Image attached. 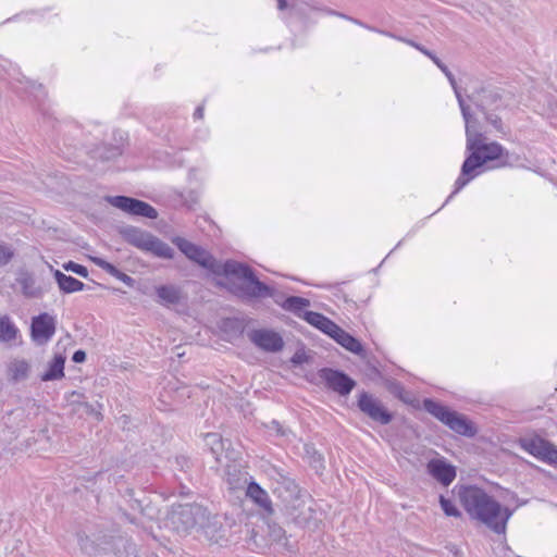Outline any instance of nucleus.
<instances>
[{"label":"nucleus","instance_id":"obj_1","mask_svg":"<svg viewBox=\"0 0 557 557\" xmlns=\"http://www.w3.org/2000/svg\"><path fill=\"white\" fill-rule=\"evenodd\" d=\"M172 243L189 260L218 275L235 276L243 281V292L255 298L271 297V288L258 280L252 269L244 263L228 260L225 263L219 262L208 250L183 237L172 238Z\"/></svg>","mask_w":557,"mask_h":557},{"label":"nucleus","instance_id":"obj_2","mask_svg":"<svg viewBox=\"0 0 557 557\" xmlns=\"http://www.w3.org/2000/svg\"><path fill=\"white\" fill-rule=\"evenodd\" d=\"M458 498L467 513L484 523L497 534L506 531L507 522L512 512L495 500L483 488L475 485L460 486Z\"/></svg>","mask_w":557,"mask_h":557},{"label":"nucleus","instance_id":"obj_3","mask_svg":"<svg viewBox=\"0 0 557 557\" xmlns=\"http://www.w3.org/2000/svg\"><path fill=\"white\" fill-rule=\"evenodd\" d=\"M486 138L482 137L478 141L469 138V147L467 150L470 154L462 164V174L470 175L476 169L483 166L487 162L497 161L493 168H504L510 165L509 152L498 143H486Z\"/></svg>","mask_w":557,"mask_h":557},{"label":"nucleus","instance_id":"obj_4","mask_svg":"<svg viewBox=\"0 0 557 557\" xmlns=\"http://www.w3.org/2000/svg\"><path fill=\"white\" fill-rule=\"evenodd\" d=\"M423 408L455 433L473 437L476 434L474 424L463 414L450 410L448 407L433 399L425 398Z\"/></svg>","mask_w":557,"mask_h":557},{"label":"nucleus","instance_id":"obj_5","mask_svg":"<svg viewBox=\"0 0 557 557\" xmlns=\"http://www.w3.org/2000/svg\"><path fill=\"white\" fill-rule=\"evenodd\" d=\"M124 239L132 246L151 252L159 258L173 259L174 250L164 242L149 232L127 226L122 230Z\"/></svg>","mask_w":557,"mask_h":557},{"label":"nucleus","instance_id":"obj_6","mask_svg":"<svg viewBox=\"0 0 557 557\" xmlns=\"http://www.w3.org/2000/svg\"><path fill=\"white\" fill-rule=\"evenodd\" d=\"M288 519L297 527L308 530L318 529L322 522V512L317 503L308 496L306 499H297L288 508Z\"/></svg>","mask_w":557,"mask_h":557},{"label":"nucleus","instance_id":"obj_7","mask_svg":"<svg viewBox=\"0 0 557 557\" xmlns=\"http://www.w3.org/2000/svg\"><path fill=\"white\" fill-rule=\"evenodd\" d=\"M207 508L199 504H183L178 505L172 512V521L177 529L188 531L195 528H200L201 523L206 520Z\"/></svg>","mask_w":557,"mask_h":557},{"label":"nucleus","instance_id":"obj_8","mask_svg":"<svg viewBox=\"0 0 557 557\" xmlns=\"http://www.w3.org/2000/svg\"><path fill=\"white\" fill-rule=\"evenodd\" d=\"M198 532L210 544L220 546L226 545L231 535L230 525L224 523L219 516H211L209 512H207L206 520L201 523Z\"/></svg>","mask_w":557,"mask_h":557},{"label":"nucleus","instance_id":"obj_9","mask_svg":"<svg viewBox=\"0 0 557 557\" xmlns=\"http://www.w3.org/2000/svg\"><path fill=\"white\" fill-rule=\"evenodd\" d=\"M357 406L362 413L382 425H386L393 420V414L381 400L367 392L359 394Z\"/></svg>","mask_w":557,"mask_h":557},{"label":"nucleus","instance_id":"obj_10","mask_svg":"<svg viewBox=\"0 0 557 557\" xmlns=\"http://www.w3.org/2000/svg\"><path fill=\"white\" fill-rule=\"evenodd\" d=\"M318 374L327 388L341 396L348 395L356 386V381L339 370L322 368L319 370Z\"/></svg>","mask_w":557,"mask_h":557},{"label":"nucleus","instance_id":"obj_11","mask_svg":"<svg viewBox=\"0 0 557 557\" xmlns=\"http://www.w3.org/2000/svg\"><path fill=\"white\" fill-rule=\"evenodd\" d=\"M55 332V319L48 313L34 317L30 325L32 338L35 343L44 345L48 343Z\"/></svg>","mask_w":557,"mask_h":557},{"label":"nucleus","instance_id":"obj_12","mask_svg":"<svg viewBox=\"0 0 557 557\" xmlns=\"http://www.w3.org/2000/svg\"><path fill=\"white\" fill-rule=\"evenodd\" d=\"M468 98L482 113L497 111L502 108V96L495 88L481 87L469 95Z\"/></svg>","mask_w":557,"mask_h":557},{"label":"nucleus","instance_id":"obj_13","mask_svg":"<svg viewBox=\"0 0 557 557\" xmlns=\"http://www.w3.org/2000/svg\"><path fill=\"white\" fill-rule=\"evenodd\" d=\"M249 339L260 349L269 352L281 351L284 347L282 336L271 330H253L249 333Z\"/></svg>","mask_w":557,"mask_h":557},{"label":"nucleus","instance_id":"obj_14","mask_svg":"<svg viewBox=\"0 0 557 557\" xmlns=\"http://www.w3.org/2000/svg\"><path fill=\"white\" fill-rule=\"evenodd\" d=\"M224 479L230 490H244L248 482V472L245 467L233 456L226 460Z\"/></svg>","mask_w":557,"mask_h":557},{"label":"nucleus","instance_id":"obj_15","mask_svg":"<svg viewBox=\"0 0 557 557\" xmlns=\"http://www.w3.org/2000/svg\"><path fill=\"white\" fill-rule=\"evenodd\" d=\"M429 473L444 486H448L456 478V469L443 459H432L428 463Z\"/></svg>","mask_w":557,"mask_h":557},{"label":"nucleus","instance_id":"obj_16","mask_svg":"<svg viewBox=\"0 0 557 557\" xmlns=\"http://www.w3.org/2000/svg\"><path fill=\"white\" fill-rule=\"evenodd\" d=\"M458 104L461 110L462 117L466 124V137H467V147H469V138H474V141H478L483 136L482 133L479 132V121L473 116L471 112V108L466 103L462 95H458Z\"/></svg>","mask_w":557,"mask_h":557},{"label":"nucleus","instance_id":"obj_17","mask_svg":"<svg viewBox=\"0 0 557 557\" xmlns=\"http://www.w3.org/2000/svg\"><path fill=\"white\" fill-rule=\"evenodd\" d=\"M32 370L30 363L23 358H14L7 364V377L11 383L26 381Z\"/></svg>","mask_w":557,"mask_h":557},{"label":"nucleus","instance_id":"obj_18","mask_svg":"<svg viewBox=\"0 0 557 557\" xmlns=\"http://www.w3.org/2000/svg\"><path fill=\"white\" fill-rule=\"evenodd\" d=\"M205 441L218 463L222 465L224 460H228L235 455L234 450L228 448L225 450V441L218 433H208Z\"/></svg>","mask_w":557,"mask_h":557},{"label":"nucleus","instance_id":"obj_19","mask_svg":"<svg viewBox=\"0 0 557 557\" xmlns=\"http://www.w3.org/2000/svg\"><path fill=\"white\" fill-rule=\"evenodd\" d=\"M16 282L27 298H40L47 292V288L38 285L34 275L27 271L20 272Z\"/></svg>","mask_w":557,"mask_h":557},{"label":"nucleus","instance_id":"obj_20","mask_svg":"<svg viewBox=\"0 0 557 557\" xmlns=\"http://www.w3.org/2000/svg\"><path fill=\"white\" fill-rule=\"evenodd\" d=\"M244 490L246 491L247 497L258 505L265 513H273L272 502L269 494L258 483L249 482Z\"/></svg>","mask_w":557,"mask_h":557},{"label":"nucleus","instance_id":"obj_21","mask_svg":"<svg viewBox=\"0 0 557 557\" xmlns=\"http://www.w3.org/2000/svg\"><path fill=\"white\" fill-rule=\"evenodd\" d=\"M66 357L63 354H57L48 363V369L40 374V380L44 382L61 380L64 377V364Z\"/></svg>","mask_w":557,"mask_h":557},{"label":"nucleus","instance_id":"obj_22","mask_svg":"<svg viewBox=\"0 0 557 557\" xmlns=\"http://www.w3.org/2000/svg\"><path fill=\"white\" fill-rule=\"evenodd\" d=\"M305 320L309 324L315 326L323 333L327 334L330 337L335 332V330H337V327H338V325L335 322H333L332 320H330L322 313L314 312V311H307L305 313Z\"/></svg>","mask_w":557,"mask_h":557},{"label":"nucleus","instance_id":"obj_23","mask_svg":"<svg viewBox=\"0 0 557 557\" xmlns=\"http://www.w3.org/2000/svg\"><path fill=\"white\" fill-rule=\"evenodd\" d=\"M331 337L350 352L361 355L364 351L361 343L339 326Z\"/></svg>","mask_w":557,"mask_h":557},{"label":"nucleus","instance_id":"obj_24","mask_svg":"<svg viewBox=\"0 0 557 557\" xmlns=\"http://www.w3.org/2000/svg\"><path fill=\"white\" fill-rule=\"evenodd\" d=\"M53 276L58 283L59 288L65 293L71 294L75 292L83 290L85 287V284L77 278L66 275L60 270L53 271Z\"/></svg>","mask_w":557,"mask_h":557},{"label":"nucleus","instance_id":"obj_25","mask_svg":"<svg viewBox=\"0 0 557 557\" xmlns=\"http://www.w3.org/2000/svg\"><path fill=\"white\" fill-rule=\"evenodd\" d=\"M92 261L95 262L96 265H98L100 269H102L103 271H106L108 274L116 277L117 280H120L121 282H123L124 284H126L127 286L129 287H134L135 285V280L121 272L115 265H113L112 263L106 261L104 259L102 258H94Z\"/></svg>","mask_w":557,"mask_h":557},{"label":"nucleus","instance_id":"obj_26","mask_svg":"<svg viewBox=\"0 0 557 557\" xmlns=\"http://www.w3.org/2000/svg\"><path fill=\"white\" fill-rule=\"evenodd\" d=\"M106 200L111 206L134 215L138 199L126 196H107Z\"/></svg>","mask_w":557,"mask_h":557},{"label":"nucleus","instance_id":"obj_27","mask_svg":"<svg viewBox=\"0 0 557 557\" xmlns=\"http://www.w3.org/2000/svg\"><path fill=\"white\" fill-rule=\"evenodd\" d=\"M546 442V440L535 436L532 438H522L520 445L525 451L541 459Z\"/></svg>","mask_w":557,"mask_h":557},{"label":"nucleus","instance_id":"obj_28","mask_svg":"<svg viewBox=\"0 0 557 557\" xmlns=\"http://www.w3.org/2000/svg\"><path fill=\"white\" fill-rule=\"evenodd\" d=\"M157 295L163 304L174 305L180 301V292L172 285H162L157 287Z\"/></svg>","mask_w":557,"mask_h":557},{"label":"nucleus","instance_id":"obj_29","mask_svg":"<svg viewBox=\"0 0 557 557\" xmlns=\"http://www.w3.org/2000/svg\"><path fill=\"white\" fill-rule=\"evenodd\" d=\"M135 545L127 539L119 537L114 542L113 557H137Z\"/></svg>","mask_w":557,"mask_h":557},{"label":"nucleus","instance_id":"obj_30","mask_svg":"<svg viewBox=\"0 0 557 557\" xmlns=\"http://www.w3.org/2000/svg\"><path fill=\"white\" fill-rule=\"evenodd\" d=\"M17 329L10 318L7 315L0 318V341L5 343L12 342L15 339Z\"/></svg>","mask_w":557,"mask_h":557},{"label":"nucleus","instance_id":"obj_31","mask_svg":"<svg viewBox=\"0 0 557 557\" xmlns=\"http://www.w3.org/2000/svg\"><path fill=\"white\" fill-rule=\"evenodd\" d=\"M267 529L269 537L276 543H280L284 546H287V537L285 535V530L272 520H267Z\"/></svg>","mask_w":557,"mask_h":557},{"label":"nucleus","instance_id":"obj_32","mask_svg":"<svg viewBox=\"0 0 557 557\" xmlns=\"http://www.w3.org/2000/svg\"><path fill=\"white\" fill-rule=\"evenodd\" d=\"M310 306V301L306 298L298 296H289L285 299L282 307L287 310L298 314L305 308Z\"/></svg>","mask_w":557,"mask_h":557},{"label":"nucleus","instance_id":"obj_33","mask_svg":"<svg viewBox=\"0 0 557 557\" xmlns=\"http://www.w3.org/2000/svg\"><path fill=\"white\" fill-rule=\"evenodd\" d=\"M134 215L145 216L148 219H157L158 211L152 206H150L148 202L138 200L135 211H134Z\"/></svg>","mask_w":557,"mask_h":557},{"label":"nucleus","instance_id":"obj_34","mask_svg":"<svg viewBox=\"0 0 557 557\" xmlns=\"http://www.w3.org/2000/svg\"><path fill=\"white\" fill-rule=\"evenodd\" d=\"M440 504L446 516L455 518L461 516V512L458 510L455 504L450 499L445 498L443 495L440 496Z\"/></svg>","mask_w":557,"mask_h":557},{"label":"nucleus","instance_id":"obj_35","mask_svg":"<svg viewBox=\"0 0 557 557\" xmlns=\"http://www.w3.org/2000/svg\"><path fill=\"white\" fill-rule=\"evenodd\" d=\"M95 154L97 158H100L102 160H111V159H114L117 156H120L121 150L119 147H109L108 148V147L103 146L102 148H98L95 151Z\"/></svg>","mask_w":557,"mask_h":557},{"label":"nucleus","instance_id":"obj_36","mask_svg":"<svg viewBox=\"0 0 557 557\" xmlns=\"http://www.w3.org/2000/svg\"><path fill=\"white\" fill-rule=\"evenodd\" d=\"M541 459L548 463L557 465V447L547 441Z\"/></svg>","mask_w":557,"mask_h":557},{"label":"nucleus","instance_id":"obj_37","mask_svg":"<svg viewBox=\"0 0 557 557\" xmlns=\"http://www.w3.org/2000/svg\"><path fill=\"white\" fill-rule=\"evenodd\" d=\"M14 257V249L11 245L0 242V265H7Z\"/></svg>","mask_w":557,"mask_h":557},{"label":"nucleus","instance_id":"obj_38","mask_svg":"<svg viewBox=\"0 0 557 557\" xmlns=\"http://www.w3.org/2000/svg\"><path fill=\"white\" fill-rule=\"evenodd\" d=\"M63 268L65 271H71L82 277H87L88 276V270L86 267L82 265V264H78L76 262H73V261H69L66 263L63 264Z\"/></svg>","mask_w":557,"mask_h":557},{"label":"nucleus","instance_id":"obj_39","mask_svg":"<svg viewBox=\"0 0 557 557\" xmlns=\"http://www.w3.org/2000/svg\"><path fill=\"white\" fill-rule=\"evenodd\" d=\"M277 474L280 476L278 483L282 484L292 496L296 495L298 493V485L295 483V481L282 473Z\"/></svg>","mask_w":557,"mask_h":557},{"label":"nucleus","instance_id":"obj_40","mask_svg":"<svg viewBox=\"0 0 557 557\" xmlns=\"http://www.w3.org/2000/svg\"><path fill=\"white\" fill-rule=\"evenodd\" d=\"M131 508L134 510H138L145 517H148L150 519L153 518L152 508L149 505L144 506L143 500L133 499L132 504H131Z\"/></svg>","mask_w":557,"mask_h":557},{"label":"nucleus","instance_id":"obj_41","mask_svg":"<svg viewBox=\"0 0 557 557\" xmlns=\"http://www.w3.org/2000/svg\"><path fill=\"white\" fill-rule=\"evenodd\" d=\"M487 123H490L496 131L503 132L502 119L494 113V111H487L483 113Z\"/></svg>","mask_w":557,"mask_h":557},{"label":"nucleus","instance_id":"obj_42","mask_svg":"<svg viewBox=\"0 0 557 557\" xmlns=\"http://www.w3.org/2000/svg\"><path fill=\"white\" fill-rule=\"evenodd\" d=\"M475 175H476L475 171L472 172L470 175H463L461 173L460 176L456 180L455 190L449 196V198H451L456 193H458L461 188H463Z\"/></svg>","mask_w":557,"mask_h":557},{"label":"nucleus","instance_id":"obj_43","mask_svg":"<svg viewBox=\"0 0 557 557\" xmlns=\"http://www.w3.org/2000/svg\"><path fill=\"white\" fill-rule=\"evenodd\" d=\"M311 466L317 471H319V470L324 468V466H323V457L320 454H318L317 451H313V454H312Z\"/></svg>","mask_w":557,"mask_h":557},{"label":"nucleus","instance_id":"obj_44","mask_svg":"<svg viewBox=\"0 0 557 557\" xmlns=\"http://www.w3.org/2000/svg\"><path fill=\"white\" fill-rule=\"evenodd\" d=\"M444 74L448 78V81H449V83H450V85H451V87H453V89L455 91L456 98L458 99V95H461V92H460V89H459V87L457 85V82L455 79L454 74L449 70H447V72H445Z\"/></svg>","mask_w":557,"mask_h":557},{"label":"nucleus","instance_id":"obj_45","mask_svg":"<svg viewBox=\"0 0 557 557\" xmlns=\"http://www.w3.org/2000/svg\"><path fill=\"white\" fill-rule=\"evenodd\" d=\"M410 45H412L414 48H417L419 51H421L423 54H425L428 58H430L433 61V58H437L433 52L428 50L426 48L422 47L419 44L408 41Z\"/></svg>","mask_w":557,"mask_h":557},{"label":"nucleus","instance_id":"obj_46","mask_svg":"<svg viewBox=\"0 0 557 557\" xmlns=\"http://www.w3.org/2000/svg\"><path fill=\"white\" fill-rule=\"evenodd\" d=\"M72 360L75 362V363H82L86 360V352L82 349H78L76 350L73 356H72Z\"/></svg>","mask_w":557,"mask_h":557},{"label":"nucleus","instance_id":"obj_47","mask_svg":"<svg viewBox=\"0 0 557 557\" xmlns=\"http://www.w3.org/2000/svg\"><path fill=\"white\" fill-rule=\"evenodd\" d=\"M433 62L436 64V66L443 72H447L449 70L438 58H433Z\"/></svg>","mask_w":557,"mask_h":557},{"label":"nucleus","instance_id":"obj_48","mask_svg":"<svg viewBox=\"0 0 557 557\" xmlns=\"http://www.w3.org/2000/svg\"><path fill=\"white\" fill-rule=\"evenodd\" d=\"M433 62L436 64V66L443 72H447L449 70L438 58H433Z\"/></svg>","mask_w":557,"mask_h":557},{"label":"nucleus","instance_id":"obj_49","mask_svg":"<svg viewBox=\"0 0 557 557\" xmlns=\"http://www.w3.org/2000/svg\"><path fill=\"white\" fill-rule=\"evenodd\" d=\"M122 515H123V517H124L127 521H129L131 523H133V524H138V520H137V518L132 517L131 515H128V513H126V512H123Z\"/></svg>","mask_w":557,"mask_h":557},{"label":"nucleus","instance_id":"obj_50","mask_svg":"<svg viewBox=\"0 0 557 557\" xmlns=\"http://www.w3.org/2000/svg\"><path fill=\"white\" fill-rule=\"evenodd\" d=\"M194 116L197 119H201L203 116V107L200 106L196 109Z\"/></svg>","mask_w":557,"mask_h":557},{"label":"nucleus","instance_id":"obj_51","mask_svg":"<svg viewBox=\"0 0 557 557\" xmlns=\"http://www.w3.org/2000/svg\"><path fill=\"white\" fill-rule=\"evenodd\" d=\"M277 8L278 10H284L287 8V1L286 0H277Z\"/></svg>","mask_w":557,"mask_h":557},{"label":"nucleus","instance_id":"obj_52","mask_svg":"<svg viewBox=\"0 0 557 557\" xmlns=\"http://www.w3.org/2000/svg\"><path fill=\"white\" fill-rule=\"evenodd\" d=\"M351 21H352L355 24H358V25L363 26V24H362L361 22L357 21V20H352V18H351Z\"/></svg>","mask_w":557,"mask_h":557},{"label":"nucleus","instance_id":"obj_53","mask_svg":"<svg viewBox=\"0 0 557 557\" xmlns=\"http://www.w3.org/2000/svg\"><path fill=\"white\" fill-rule=\"evenodd\" d=\"M293 362H295V363L299 362V358L294 357Z\"/></svg>","mask_w":557,"mask_h":557}]
</instances>
